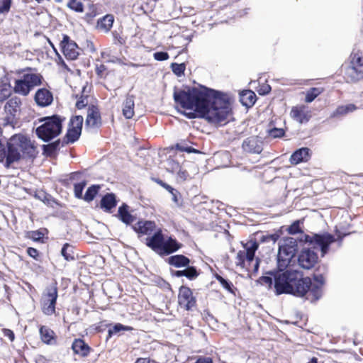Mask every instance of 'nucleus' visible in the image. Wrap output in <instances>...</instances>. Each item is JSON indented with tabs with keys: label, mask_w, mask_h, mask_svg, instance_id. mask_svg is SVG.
<instances>
[{
	"label": "nucleus",
	"mask_w": 363,
	"mask_h": 363,
	"mask_svg": "<svg viewBox=\"0 0 363 363\" xmlns=\"http://www.w3.org/2000/svg\"><path fill=\"white\" fill-rule=\"evenodd\" d=\"M174 99L189 118L201 117L212 123H225L230 114L228 96L205 86L175 91Z\"/></svg>",
	"instance_id": "1"
},
{
	"label": "nucleus",
	"mask_w": 363,
	"mask_h": 363,
	"mask_svg": "<svg viewBox=\"0 0 363 363\" xmlns=\"http://www.w3.org/2000/svg\"><path fill=\"white\" fill-rule=\"evenodd\" d=\"M36 155V149L30 138L23 134H16L7 142L6 160L4 166L12 167L13 164L22 160L33 159Z\"/></svg>",
	"instance_id": "2"
},
{
	"label": "nucleus",
	"mask_w": 363,
	"mask_h": 363,
	"mask_svg": "<svg viewBox=\"0 0 363 363\" xmlns=\"http://www.w3.org/2000/svg\"><path fill=\"white\" fill-rule=\"evenodd\" d=\"M307 293L308 299L311 301H316L322 296L321 286L317 284H312L309 277L302 278L300 273L296 271V281L293 283L289 294L303 297Z\"/></svg>",
	"instance_id": "3"
},
{
	"label": "nucleus",
	"mask_w": 363,
	"mask_h": 363,
	"mask_svg": "<svg viewBox=\"0 0 363 363\" xmlns=\"http://www.w3.org/2000/svg\"><path fill=\"white\" fill-rule=\"evenodd\" d=\"M43 123L36 129V134L44 141H49L60 135L62 131V121L59 117L43 118L40 119Z\"/></svg>",
	"instance_id": "4"
},
{
	"label": "nucleus",
	"mask_w": 363,
	"mask_h": 363,
	"mask_svg": "<svg viewBox=\"0 0 363 363\" xmlns=\"http://www.w3.org/2000/svg\"><path fill=\"white\" fill-rule=\"evenodd\" d=\"M258 243L256 241L250 240L244 245V250L239 251L235 257V264L242 268L250 270L251 264H253V270L257 271L259 260L254 262L255 253L258 249Z\"/></svg>",
	"instance_id": "5"
},
{
	"label": "nucleus",
	"mask_w": 363,
	"mask_h": 363,
	"mask_svg": "<svg viewBox=\"0 0 363 363\" xmlns=\"http://www.w3.org/2000/svg\"><path fill=\"white\" fill-rule=\"evenodd\" d=\"M279 269L274 273H271L274 278V286L277 294H289L291 286L296 281V270H286Z\"/></svg>",
	"instance_id": "6"
},
{
	"label": "nucleus",
	"mask_w": 363,
	"mask_h": 363,
	"mask_svg": "<svg viewBox=\"0 0 363 363\" xmlns=\"http://www.w3.org/2000/svg\"><path fill=\"white\" fill-rule=\"evenodd\" d=\"M297 250L296 242L294 238H288L279 245L277 255L279 269H286L290 264Z\"/></svg>",
	"instance_id": "7"
},
{
	"label": "nucleus",
	"mask_w": 363,
	"mask_h": 363,
	"mask_svg": "<svg viewBox=\"0 0 363 363\" xmlns=\"http://www.w3.org/2000/svg\"><path fill=\"white\" fill-rule=\"evenodd\" d=\"M42 77L38 74H26L15 82L14 91L23 96L29 94L31 89L41 84Z\"/></svg>",
	"instance_id": "8"
},
{
	"label": "nucleus",
	"mask_w": 363,
	"mask_h": 363,
	"mask_svg": "<svg viewBox=\"0 0 363 363\" xmlns=\"http://www.w3.org/2000/svg\"><path fill=\"white\" fill-rule=\"evenodd\" d=\"M306 241L313 248H318L321 252V256L324 257L328 252L329 246L335 241L333 235L325 233L323 235L314 234L306 235Z\"/></svg>",
	"instance_id": "9"
},
{
	"label": "nucleus",
	"mask_w": 363,
	"mask_h": 363,
	"mask_svg": "<svg viewBox=\"0 0 363 363\" xmlns=\"http://www.w3.org/2000/svg\"><path fill=\"white\" fill-rule=\"evenodd\" d=\"M57 298V289L51 286L43 293L40 305L43 313L46 315H51L55 313V304Z\"/></svg>",
	"instance_id": "10"
},
{
	"label": "nucleus",
	"mask_w": 363,
	"mask_h": 363,
	"mask_svg": "<svg viewBox=\"0 0 363 363\" xmlns=\"http://www.w3.org/2000/svg\"><path fill=\"white\" fill-rule=\"evenodd\" d=\"M318 261V255L310 247H303L298 257L299 266L305 269L313 268L317 264Z\"/></svg>",
	"instance_id": "11"
},
{
	"label": "nucleus",
	"mask_w": 363,
	"mask_h": 363,
	"mask_svg": "<svg viewBox=\"0 0 363 363\" xmlns=\"http://www.w3.org/2000/svg\"><path fill=\"white\" fill-rule=\"evenodd\" d=\"M352 67L348 69V73L351 74L352 79L358 80L363 78V52L357 51L353 52L351 57Z\"/></svg>",
	"instance_id": "12"
},
{
	"label": "nucleus",
	"mask_w": 363,
	"mask_h": 363,
	"mask_svg": "<svg viewBox=\"0 0 363 363\" xmlns=\"http://www.w3.org/2000/svg\"><path fill=\"white\" fill-rule=\"evenodd\" d=\"M63 53L67 59L75 60L79 55V48L77 43L71 40L67 35H64L60 43Z\"/></svg>",
	"instance_id": "13"
},
{
	"label": "nucleus",
	"mask_w": 363,
	"mask_h": 363,
	"mask_svg": "<svg viewBox=\"0 0 363 363\" xmlns=\"http://www.w3.org/2000/svg\"><path fill=\"white\" fill-rule=\"evenodd\" d=\"M178 302L179 306L186 310H190L196 305V299L189 287L182 286L179 289Z\"/></svg>",
	"instance_id": "14"
},
{
	"label": "nucleus",
	"mask_w": 363,
	"mask_h": 363,
	"mask_svg": "<svg viewBox=\"0 0 363 363\" xmlns=\"http://www.w3.org/2000/svg\"><path fill=\"white\" fill-rule=\"evenodd\" d=\"M244 151L250 153L259 154L262 151V141L258 137L252 136L242 143Z\"/></svg>",
	"instance_id": "15"
},
{
	"label": "nucleus",
	"mask_w": 363,
	"mask_h": 363,
	"mask_svg": "<svg viewBox=\"0 0 363 363\" xmlns=\"http://www.w3.org/2000/svg\"><path fill=\"white\" fill-rule=\"evenodd\" d=\"M164 238L162 233V230L158 229L155 231V233L152 236L146 239V244L155 252H160L164 244Z\"/></svg>",
	"instance_id": "16"
},
{
	"label": "nucleus",
	"mask_w": 363,
	"mask_h": 363,
	"mask_svg": "<svg viewBox=\"0 0 363 363\" xmlns=\"http://www.w3.org/2000/svg\"><path fill=\"white\" fill-rule=\"evenodd\" d=\"M291 117L297 122L302 123L310 118V113L304 105L294 106L290 112Z\"/></svg>",
	"instance_id": "17"
},
{
	"label": "nucleus",
	"mask_w": 363,
	"mask_h": 363,
	"mask_svg": "<svg viewBox=\"0 0 363 363\" xmlns=\"http://www.w3.org/2000/svg\"><path fill=\"white\" fill-rule=\"evenodd\" d=\"M35 101L40 106H48L50 105L53 101L52 94L46 89H40L35 93Z\"/></svg>",
	"instance_id": "18"
},
{
	"label": "nucleus",
	"mask_w": 363,
	"mask_h": 363,
	"mask_svg": "<svg viewBox=\"0 0 363 363\" xmlns=\"http://www.w3.org/2000/svg\"><path fill=\"white\" fill-rule=\"evenodd\" d=\"M101 124V116L97 107H89L86 119V126L90 128L98 127Z\"/></svg>",
	"instance_id": "19"
},
{
	"label": "nucleus",
	"mask_w": 363,
	"mask_h": 363,
	"mask_svg": "<svg viewBox=\"0 0 363 363\" xmlns=\"http://www.w3.org/2000/svg\"><path fill=\"white\" fill-rule=\"evenodd\" d=\"M311 157V150L308 147H301L295 151L290 157L289 161L292 164H298L307 162Z\"/></svg>",
	"instance_id": "20"
},
{
	"label": "nucleus",
	"mask_w": 363,
	"mask_h": 363,
	"mask_svg": "<svg viewBox=\"0 0 363 363\" xmlns=\"http://www.w3.org/2000/svg\"><path fill=\"white\" fill-rule=\"evenodd\" d=\"M135 232L141 235H150L155 231L156 225L152 221H139L134 226Z\"/></svg>",
	"instance_id": "21"
},
{
	"label": "nucleus",
	"mask_w": 363,
	"mask_h": 363,
	"mask_svg": "<svg viewBox=\"0 0 363 363\" xmlns=\"http://www.w3.org/2000/svg\"><path fill=\"white\" fill-rule=\"evenodd\" d=\"M21 104V100L18 97H13L6 102L4 109L6 113L9 115V117H15L17 112L20 110Z\"/></svg>",
	"instance_id": "22"
},
{
	"label": "nucleus",
	"mask_w": 363,
	"mask_h": 363,
	"mask_svg": "<svg viewBox=\"0 0 363 363\" xmlns=\"http://www.w3.org/2000/svg\"><path fill=\"white\" fill-rule=\"evenodd\" d=\"M181 245L177 242L176 240L169 238L164 241L163 246L160 253L171 254L178 249H179Z\"/></svg>",
	"instance_id": "23"
},
{
	"label": "nucleus",
	"mask_w": 363,
	"mask_h": 363,
	"mask_svg": "<svg viewBox=\"0 0 363 363\" xmlns=\"http://www.w3.org/2000/svg\"><path fill=\"white\" fill-rule=\"evenodd\" d=\"M72 347L74 353L81 356H86L89 352V347L81 339L75 340Z\"/></svg>",
	"instance_id": "24"
},
{
	"label": "nucleus",
	"mask_w": 363,
	"mask_h": 363,
	"mask_svg": "<svg viewBox=\"0 0 363 363\" xmlns=\"http://www.w3.org/2000/svg\"><path fill=\"white\" fill-rule=\"evenodd\" d=\"M113 21H114L113 16H112L111 14H108L98 21L97 28L99 30L106 33V32L109 31L110 29L112 28Z\"/></svg>",
	"instance_id": "25"
},
{
	"label": "nucleus",
	"mask_w": 363,
	"mask_h": 363,
	"mask_svg": "<svg viewBox=\"0 0 363 363\" xmlns=\"http://www.w3.org/2000/svg\"><path fill=\"white\" fill-rule=\"evenodd\" d=\"M118 216L119 218L126 224H130L135 220V217L130 214L128 211V206L126 204H123L119 207Z\"/></svg>",
	"instance_id": "26"
},
{
	"label": "nucleus",
	"mask_w": 363,
	"mask_h": 363,
	"mask_svg": "<svg viewBox=\"0 0 363 363\" xmlns=\"http://www.w3.org/2000/svg\"><path fill=\"white\" fill-rule=\"evenodd\" d=\"M134 99L133 96H128L123 104V114L128 118H132L134 115Z\"/></svg>",
	"instance_id": "27"
},
{
	"label": "nucleus",
	"mask_w": 363,
	"mask_h": 363,
	"mask_svg": "<svg viewBox=\"0 0 363 363\" xmlns=\"http://www.w3.org/2000/svg\"><path fill=\"white\" fill-rule=\"evenodd\" d=\"M40 335L43 342L51 345L55 342V333L47 326L40 328Z\"/></svg>",
	"instance_id": "28"
},
{
	"label": "nucleus",
	"mask_w": 363,
	"mask_h": 363,
	"mask_svg": "<svg viewBox=\"0 0 363 363\" xmlns=\"http://www.w3.org/2000/svg\"><path fill=\"white\" fill-rule=\"evenodd\" d=\"M255 98V94L251 90H245L240 94V101L246 106H252L256 101Z\"/></svg>",
	"instance_id": "29"
},
{
	"label": "nucleus",
	"mask_w": 363,
	"mask_h": 363,
	"mask_svg": "<svg viewBox=\"0 0 363 363\" xmlns=\"http://www.w3.org/2000/svg\"><path fill=\"white\" fill-rule=\"evenodd\" d=\"M116 205V201L115 195L113 194H107L105 195L101 201V206L105 211H109L111 209L114 208Z\"/></svg>",
	"instance_id": "30"
},
{
	"label": "nucleus",
	"mask_w": 363,
	"mask_h": 363,
	"mask_svg": "<svg viewBox=\"0 0 363 363\" xmlns=\"http://www.w3.org/2000/svg\"><path fill=\"white\" fill-rule=\"evenodd\" d=\"M168 263L175 267H186L189 263V259L184 255H174L168 258Z\"/></svg>",
	"instance_id": "31"
},
{
	"label": "nucleus",
	"mask_w": 363,
	"mask_h": 363,
	"mask_svg": "<svg viewBox=\"0 0 363 363\" xmlns=\"http://www.w3.org/2000/svg\"><path fill=\"white\" fill-rule=\"evenodd\" d=\"M99 189V185H92L89 187L83 197V199L88 202L92 201L98 193Z\"/></svg>",
	"instance_id": "32"
},
{
	"label": "nucleus",
	"mask_w": 363,
	"mask_h": 363,
	"mask_svg": "<svg viewBox=\"0 0 363 363\" xmlns=\"http://www.w3.org/2000/svg\"><path fill=\"white\" fill-rule=\"evenodd\" d=\"M11 93V86L7 82L0 84V101L7 99Z\"/></svg>",
	"instance_id": "33"
},
{
	"label": "nucleus",
	"mask_w": 363,
	"mask_h": 363,
	"mask_svg": "<svg viewBox=\"0 0 363 363\" xmlns=\"http://www.w3.org/2000/svg\"><path fill=\"white\" fill-rule=\"evenodd\" d=\"M356 109V107L353 104H347L345 106H339L334 112L333 116L345 115L348 113L352 112Z\"/></svg>",
	"instance_id": "34"
},
{
	"label": "nucleus",
	"mask_w": 363,
	"mask_h": 363,
	"mask_svg": "<svg viewBox=\"0 0 363 363\" xmlns=\"http://www.w3.org/2000/svg\"><path fill=\"white\" fill-rule=\"evenodd\" d=\"M67 6L76 12L81 13L84 11V6L81 0H68Z\"/></svg>",
	"instance_id": "35"
},
{
	"label": "nucleus",
	"mask_w": 363,
	"mask_h": 363,
	"mask_svg": "<svg viewBox=\"0 0 363 363\" xmlns=\"http://www.w3.org/2000/svg\"><path fill=\"white\" fill-rule=\"evenodd\" d=\"M322 92V89L320 88H311L310 89L306 96V101L307 103L312 102L319 94Z\"/></svg>",
	"instance_id": "36"
},
{
	"label": "nucleus",
	"mask_w": 363,
	"mask_h": 363,
	"mask_svg": "<svg viewBox=\"0 0 363 363\" xmlns=\"http://www.w3.org/2000/svg\"><path fill=\"white\" fill-rule=\"evenodd\" d=\"M81 133L82 131L69 126L67 133V138L68 142H75L79 138Z\"/></svg>",
	"instance_id": "37"
},
{
	"label": "nucleus",
	"mask_w": 363,
	"mask_h": 363,
	"mask_svg": "<svg viewBox=\"0 0 363 363\" xmlns=\"http://www.w3.org/2000/svg\"><path fill=\"white\" fill-rule=\"evenodd\" d=\"M83 121L84 119L82 116H74L70 120L69 126L82 131Z\"/></svg>",
	"instance_id": "38"
},
{
	"label": "nucleus",
	"mask_w": 363,
	"mask_h": 363,
	"mask_svg": "<svg viewBox=\"0 0 363 363\" xmlns=\"http://www.w3.org/2000/svg\"><path fill=\"white\" fill-rule=\"evenodd\" d=\"M72 253V247L69 245L68 243L64 245L61 254L65 257V259L69 260L73 259Z\"/></svg>",
	"instance_id": "39"
},
{
	"label": "nucleus",
	"mask_w": 363,
	"mask_h": 363,
	"mask_svg": "<svg viewBox=\"0 0 363 363\" xmlns=\"http://www.w3.org/2000/svg\"><path fill=\"white\" fill-rule=\"evenodd\" d=\"M215 278L219 281V283L225 289H226L229 292H233V284L231 282L228 281L226 279H225L218 274H215Z\"/></svg>",
	"instance_id": "40"
},
{
	"label": "nucleus",
	"mask_w": 363,
	"mask_h": 363,
	"mask_svg": "<svg viewBox=\"0 0 363 363\" xmlns=\"http://www.w3.org/2000/svg\"><path fill=\"white\" fill-rule=\"evenodd\" d=\"M132 328L129 326H125L121 323L116 324L112 328L109 329L108 333L110 335H115L122 330H131Z\"/></svg>",
	"instance_id": "41"
},
{
	"label": "nucleus",
	"mask_w": 363,
	"mask_h": 363,
	"mask_svg": "<svg viewBox=\"0 0 363 363\" xmlns=\"http://www.w3.org/2000/svg\"><path fill=\"white\" fill-rule=\"evenodd\" d=\"M85 186H86V182H84L76 184L74 185V195L77 198L83 199L84 196H82V191H83V189L85 187Z\"/></svg>",
	"instance_id": "42"
},
{
	"label": "nucleus",
	"mask_w": 363,
	"mask_h": 363,
	"mask_svg": "<svg viewBox=\"0 0 363 363\" xmlns=\"http://www.w3.org/2000/svg\"><path fill=\"white\" fill-rule=\"evenodd\" d=\"M173 72L177 76H182L185 70V65L184 64L173 63L172 65Z\"/></svg>",
	"instance_id": "43"
},
{
	"label": "nucleus",
	"mask_w": 363,
	"mask_h": 363,
	"mask_svg": "<svg viewBox=\"0 0 363 363\" xmlns=\"http://www.w3.org/2000/svg\"><path fill=\"white\" fill-rule=\"evenodd\" d=\"M11 0H0V14L8 13L10 10Z\"/></svg>",
	"instance_id": "44"
},
{
	"label": "nucleus",
	"mask_w": 363,
	"mask_h": 363,
	"mask_svg": "<svg viewBox=\"0 0 363 363\" xmlns=\"http://www.w3.org/2000/svg\"><path fill=\"white\" fill-rule=\"evenodd\" d=\"M180 167L181 166L179 162L174 161V160H169L167 161V169L172 172H177Z\"/></svg>",
	"instance_id": "45"
},
{
	"label": "nucleus",
	"mask_w": 363,
	"mask_h": 363,
	"mask_svg": "<svg viewBox=\"0 0 363 363\" xmlns=\"http://www.w3.org/2000/svg\"><path fill=\"white\" fill-rule=\"evenodd\" d=\"M273 280H274L273 277H272L265 276V277H260L259 279V282L260 283V284H262L263 286L272 287V286L273 284Z\"/></svg>",
	"instance_id": "46"
},
{
	"label": "nucleus",
	"mask_w": 363,
	"mask_h": 363,
	"mask_svg": "<svg viewBox=\"0 0 363 363\" xmlns=\"http://www.w3.org/2000/svg\"><path fill=\"white\" fill-rule=\"evenodd\" d=\"M269 134L274 138H280L284 135V131L281 128H273L269 131Z\"/></svg>",
	"instance_id": "47"
},
{
	"label": "nucleus",
	"mask_w": 363,
	"mask_h": 363,
	"mask_svg": "<svg viewBox=\"0 0 363 363\" xmlns=\"http://www.w3.org/2000/svg\"><path fill=\"white\" fill-rule=\"evenodd\" d=\"M257 91L259 94L265 95L269 93L271 91V86L267 84H263L259 86Z\"/></svg>",
	"instance_id": "48"
},
{
	"label": "nucleus",
	"mask_w": 363,
	"mask_h": 363,
	"mask_svg": "<svg viewBox=\"0 0 363 363\" xmlns=\"http://www.w3.org/2000/svg\"><path fill=\"white\" fill-rule=\"evenodd\" d=\"M154 58L157 61H164L169 58V55L166 52H157L154 53Z\"/></svg>",
	"instance_id": "49"
},
{
	"label": "nucleus",
	"mask_w": 363,
	"mask_h": 363,
	"mask_svg": "<svg viewBox=\"0 0 363 363\" xmlns=\"http://www.w3.org/2000/svg\"><path fill=\"white\" fill-rule=\"evenodd\" d=\"M88 104V97L87 96H81L79 99H78L76 102V106L81 109L85 107Z\"/></svg>",
	"instance_id": "50"
},
{
	"label": "nucleus",
	"mask_w": 363,
	"mask_h": 363,
	"mask_svg": "<svg viewBox=\"0 0 363 363\" xmlns=\"http://www.w3.org/2000/svg\"><path fill=\"white\" fill-rule=\"evenodd\" d=\"M198 275L196 270L194 267H188L185 269V277L189 279H194Z\"/></svg>",
	"instance_id": "51"
},
{
	"label": "nucleus",
	"mask_w": 363,
	"mask_h": 363,
	"mask_svg": "<svg viewBox=\"0 0 363 363\" xmlns=\"http://www.w3.org/2000/svg\"><path fill=\"white\" fill-rule=\"evenodd\" d=\"M174 173L177 174L178 179L180 181H184L189 176L187 172L183 169L182 167H180L179 169H178L177 172H175Z\"/></svg>",
	"instance_id": "52"
},
{
	"label": "nucleus",
	"mask_w": 363,
	"mask_h": 363,
	"mask_svg": "<svg viewBox=\"0 0 363 363\" xmlns=\"http://www.w3.org/2000/svg\"><path fill=\"white\" fill-rule=\"evenodd\" d=\"M43 234L40 231H32L30 233V238H32L33 240L38 241L41 238H43Z\"/></svg>",
	"instance_id": "53"
},
{
	"label": "nucleus",
	"mask_w": 363,
	"mask_h": 363,
	"mask_svg": "<svg viewBox=\"0 0 363 363\" xmlns=\"http://www.w3.org/2000/svg\"><path fill=\"white\" fill-rule=\"evenodd\" d=\"M2 332L5 337H7L11 341H13L15 336L12 330L9 329H4Z\"/></svg>",
	"instance_id": "54"
},
{
	"label": "nucleus",
	"mask_w": 363,
	"mask_h": 363,
	"mask_svg": "<svg viewBox=\"0 0 363 363\" xmlns=\"http://www.w3.org/2000/svg\"><path fill=\"white\" fill-rule=\"evenodd\" d=\"M27 252L29 256L35 259H36V257L38 256V250L33 247H28L27 250Z\"/></svg>",
	"instance_id": "55"
},
{
	"label": "nucleus",
	"mask_w": 363,
	"mask_h": 363,
	"mask_svg": "<svg viewBox=\"0 0 363 363\" xmlns=\"http://www.w3.org/2000/svg\"><path fill=\"white\" fill-rule=\"evenodd\" d=\"M299 224L298 223H294L292 225L289 227V231L291 234H295L299 231Z\"/></svg>",
	"instance_id": "56"
},
{
	"label": "nucleus",
	"mask_w": 363,
	"mask_h": 363,
	"mask_svg": "<svg viewBox=\"0 0 363 363\" xmlns=\"http://www.w3.org/2000/svg\"><path fill=\"white\" fill-rule=\"evenodd\" d=\"M6 153L7 152H6L3 145L0 142V162H3L5 158L6 159Z\"/></svg>",
	"instance_id": "57"
},
{
	"label": "nucleus",
	"mask_w": 363,
	"mask_h": 363,
	"mask_svg": "<svg viewBox=\"0 0 363 363\" xmlns=\"http://www.w3.org/2000/svg\"><path fill=\"white\" fill-rule=\"evenodd\" d=\"M195 363H213V361L209 357H200Z\"/></svg>",
	"instance_id": "58"
},
{
	"label": "nucleus",
	"mask_w": 363,
	"mask_h": 363,
	"mask_svg": "<svg viewBox=\"0 0 363 363\" xmlns=\"http://www.w3.org/2000/svg\"><path fill=\"white\" fill-rule=\"evenodd\" d=\"M172 194V200L176 203L179 204V198H178V192L177 191H174L173 193H170Z\"/></svg>",
	"instance_id": "59"
},
{
	"label": "nucleus",
	"mask_w": 363,
	"mask_h": 363,
	"mask_svg": "<svg viewBox=\"0 0 363 363\" xmlns=\"http://www.w3.org/2000/svg\"><path fill=\"white\" fill-rule=\"evenodd\" d=\"M135 363H150V359L148 358H138Z\"/></svg>",
	"instance_id": "60"
},
{
	"label": "nucleus",
	"mask_w": 363,
	"mask_h": 363,
	"mask_svg": "<svg viewBox=\"0 0 363 363\" xmlns=\"http://www.w3.org/2000/svg\"><path fill=\"white\" fill-rule=\"evenodd\" d=\"M163 186L169 193H173L174 191H175L174 189H173L172 186H170L168 184H164Z\"/></svg>",
	"instance_id": "61"
},
{
	"label": "nucleus",
	"mask_w": 363,
	"mask_h": 363,
	"mask_svg": "<svg viewBox=\"0 0 363 363\" xmlns=\"http://www.w3.org/2000/svg\"><path fill=\"white\" fill-rule=\"evenodd\" d=\"M176 275L177 277H182V276H184L185 277V269L184 270H179V271H177L176 272Z\"/></svg>",
	"instance_id": "62"
},
{
	"label": "nucleus",
	"mask_w": 363,
	"mask_h": 363,
	"mask_svg": "<svg viewBox=\"0 0 363 363\" xmlns=\"http://www.w3.org/2000/svg\"><path fill=\"white\" fill-rule=\"evenodd\" d=\"M181 150L187 152H196V150L192 147L182 148Z\"/></svg>",
	"instance_id": "63"
},
{
	"label": "nucleus",
	"mask_w": 363,
	"mask_h": 363,
	"mask_svg": "<svg viewBox=\"0 0 363 363\" xmlns=\"http://www.w3.org/2000/svg\"><path fill=\"white\" fill-rule=\"evenodd\" d=\"M308 363H318V360L316 358L313 357Z\"/></svg>",
	"instance_id": "64"
}]
</instances>
